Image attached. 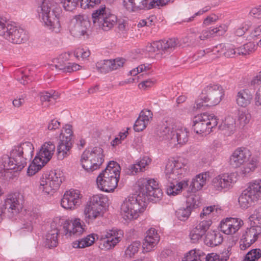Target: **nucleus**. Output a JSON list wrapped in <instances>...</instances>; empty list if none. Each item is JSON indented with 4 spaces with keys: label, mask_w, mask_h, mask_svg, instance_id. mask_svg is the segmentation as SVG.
Wrapping results in <instances>:
<instances>
[{
    "label": "nucleus",
    "mask_w": 261,
    "mask_h": 261,
    "mask_svg": "<svg viewBox=\"0 0 261 261\" xmlns=\"http://www.w3.org/2000/svg\"><path fill=\"white\" fill-rule=\"evenodd\" d=\"M96 67L100 72L107 73L113 70L110 60H104L98 61L96 64Z\"/></svg>",
    "instance_id": "obj_51"
},
{
    "label": "nucleus",
    "mask_w": 261,
    "mask_h": 261,
    "mask_svg": "<svg viewBox=\"0 0 261 261\" xmlns=\"http://www.w3.org/2000/svg\"><path fill=\"white\" fill-rule=\"evenodd\" d=\"M109 205L107 196L97 194L91 196L86 203L83 210V218L87 224H93L96 219L102 217L103 208Z\"/></svg>",
    "instance_id": "obj_7"
},
{
    "label": "nucleus",
    "mask_w": 261,
    "mask_h": 261,
    "mask_svg": "<svg viewBox=\"0 0 261 261\" xmlns=\"http://www.w3.org/2000/svg\"><path fill=\"white\" fill-rule=\"evenodd\" d=\"M61 7L54 0H43L38 10L40 21L47 29L55 33L61 30L60 19L62 14Z\"/></svg>",
    "instance_id": "obj_4"
},
{
    "label": "nucleus",
    "mask_w": 261,
    "mask_h": 261,
    "mask_svg": "<svg viewBox=\"0 0 261 261\" xmlns=\"http://www.w3.org/2000/svg\"><path fill=\"white\" fill-rule=\"evenodd\" d=\"M205 261H227L229 255L226 253L225 255H220L216 253H209L207 255L205 254Z\"/></svg>",
    "instance_id": "obj_55"
},
{
    "label": "nucleus",
    "mask_w": 261,
    "mask_h": 261,
    "mask_svg": "<svg viewBox=\"0 0 261 261\" xmlns=\"http://www.w3.org/2000/svg\"><path fill=\"white\" fill-rule=\"evenodd\" d=\"M102 0H82L81 8L83 9H92L100 4Z\"/></svg>",
    "instance_id": "obj_60"
},
{
    "label": "nucleus",
    "mask_w": 261,
    "mask_h": 261,
    "mask_svg": "<svg viewBox=\"0 0 261 261\" xmlns=\"http://www.w3.org/2000/svg\"><path fill=\"white\" fill-rule=\"evenodd\" d=\"M160 241V236L154 228H149L146 233L142 247L145 252L152 251Z\"/></svg>",
    "instance_id": "obj_27"
},
{
    "label": "nucleus",
    "mask_w": 261,
    "mask_h": 261,
    "mask_svg": "<svg viewBox=\"0 0 261 261\" xmlns=\"http://www.w3.org/2000/svg\"><path fill=\"white\" fill-rule=\"evenodd\" d=\"M4 207L12 216L17 215L22 210V205L20 202L19 195L12 193L7 196L5 199Z\"/></svg>",
    "instance_id": "obj_25"
},
{
    "label": "nucleus",
    "mask_w": 261,
    "mask_h": 261,
    "mask_svg": "<svg viewBox=\"0 0 261 261\" xmlns=\"http://www.w3.org/2000/svg\"><path fill=\"white\" fill-rule=\"evenodd\" d=\"M103 149L100 146L86 148L81 157L82 168L87 172H92L100 168L104 162Z\"/></svg>",
    "instance_id": "obj_12"
},
{
    "label": "nucleus",
    "mask_w": 261,
    "mask_h": 261,
    "mask_svg": "<svg viewBox=\"0 0 261 261\" xmlns=\"http://www.w3.org/2000/svg\"><path fill=\"white\" fill-rule=\"evenodd\" d=\"M33 144L26 141L15 146L9 154H3L0 157V176H6L9 172L20 171L27 165L34 154Z\"/></svg>",
    "instance_id": "obj_3"
},
{
    "label": "nucleus",
    "mask_w": 261,
    "mask_h": 261,
    "mask_svg": "<svg viewBox=\"0 0 261 261\" xmlns=\"http://www.w3.org/2000/svg\"><path fill=\"white\" fill-rule=\"evenodd\" d=\"M63 9L67 11H72L80 6L81 8L82 0H59Z\"/></svg>",
    "instance_id": "obj_45"
},
{
    "label": "nucleus",
    "mask_w": 261,
    "mask_h": 261,
    "mask_svg": "<svg viewBox=\"0 0 261 261\" xmlns=\"http://www.w3.org/2000/svg\"><path fill=\"white\" fill-rule=\"evenodd\" d=\"M96 239L99 240L98 236L96 233H92L73 242L72 245L74 248H84L92 246Z\"/></svg>",
    "instance_id": "obj_34"
},
{
    "label": "nucleus",
    "mask_w": 261,
    "mask_h": 261,
    "mask_svg": "<svg viewBox=\"0 0 261 261\" xmlns=\"http://www.w3.org/2000/svg\"><path fill=\"white\" fill-rule=\"evenodd\" d=\"M208 176L207 172H203L196 175L192 178L189 189L192 192H196L200 190L206 184Z\"/></svg>",
    "instance_id": "obj_33"
},
{
    "label": "nucleus",
    "mask_w": 261,
    "mask_h": 261,
    "mask_svg": "<svg viewBox=\"0 0 261 261\" xmlns=\"http://www.w3.org/2000/svg\"><path fill=\"white\" fill-rule=\"evenodd\" d=\"M220 129L223 131L224 134L227 136H230L236 131V119L231 116L227 115L219 126Z\"/></svg>",
    "instance_id": "obj_35"
},
{
    "label": "nucleus",
    "mask_w": 261,
    "mask_h": 261,
    "mask_svg": "<svg viewBox=\"0 0 261 261\" xmlns=\"http://www.w3.org/2000/svg\"><path fill=\"white\" fill-rule=\"evenodd\" d=\"M73 137V127L71 125L66 124L63 126L59 136V140L68 142H72Z\"/></svg>",
    "instance_id": "obj_41"
},
{
    "label": "nucleus",
    "mask_w": 261,
    "mask_h": 261,
    "mask_svg": "<svg viewBox=\"0 0 261 261\" xmlns=\"http://www.w3.org/2000/svg\"><path fill=\"white\" fill-rule=\"evenodd\" d=\"M238 180L236 172H224L214 177L211 181L212 190L217 192H226L232 188Z\"/></svg>",
    "instance_id": "obj_17"
},
{
    "label": "nucleus",
    "mask_w": 261,
    "mask_h": 261,
    "mask_svg": "<svg viewBox=\"0 0 261 261\" xmlns=\"http://www.w3.org/2000/svg\"><path fill=\"white\" fill-rule=\"evenodd\" d=\"M205 253L199 249H193L186 253L182 261H205Z\"/></svg>",
    "instance_id": "obj_36"
},
{
    "label": "nucleus",
    "mask_w": 261,
    "mask_h": 261,
    "mask_svg": "<svg viewBox=\"0 0 261 261\" xmlns=\"http://www.w3.org/2000/svg\"><path fill=\"white\" fill-rule=\"evenodd\" d=\"M261 200V177L251 180L246 185L245 189L239 197L240 206L247 209L251 204Z\"/></svg>",
    "instance_id": "obj_13"
},
{
    "label": "nucleus",
    "mask_w": 261,
    "mask_h": 261,
    "mask_svg": "<svg viewBox=\"0 0 261 261\" xmlns=\"http://www.w3.org/2000/svg\"><path fill=\"white\" fill-rule=\"evenodd\" d=\"M156 79L154 77L147 78L139 83L138 88L141 90H147L153 87L156 84Z\"/></svg>",
    "instance_id": "obj_49"
},
{
    "label": "nucleus",
    "mask_w": 261,
    "mask_h": 261,
    "mask_svg": "<svg viewBox=\"0 0 261 261\" xmlns=\"http://www.w3.org/2000/svg\"><path fill=\"white\" fill-rule=\"evenodd\" d=\"M261 257V250L259 249H253L244 256L243 261H257Z\"/></svg>",
    "instance_id": "obj_54"
},
{
    "label": "nucleus",
    "mask_w": 261,
    "mask_h": 261,
    "mask_svg": "<svg viewBox=\"0 0 261 261\" xmlns=\"http://www.w3.org/2000/svg\"><path fill=\"white\" fill-rule=\"evenodd\" d=\"M162 45L160 40L153 41L152 43H148L146 46L145 50L151 55L155 54L157 56V58H161L163 55Z\"/></svg>",
    "instance_id": "obj_43"
},
{
    "label": "nucleus",
    "mask_w": 261,
    "mask_h": 261,
    "mask_svg": "<svg viewBox=\"0 0 261 261\" xmlns=\"http://www.w3.org/2000/svg\"><path fill=\"white\" fill-rule=\"evenodd\" d=\"M198 202L195 196L191 195L187 197L185 206L189 208L191 211H193L194 208L198 206Z\"/></svg>",
    "instance_id": "obj_62"
},
{
    "label": "nucleus",
    "mask_w": 261,
    "mask_h": 261,
    "mask_svg": "<svg viewBox=\"0 0 261 261\" xmlns=\"http://www.w3.org/2000/svg\"><path fill=\"white\" fill-rule=\"evenodd\" d=\"M152 71V65L150 63H144L140 65L129 71L132 76H135L142 72H149Z\"/></svg>",
    "instance_id": "obj_48"
},
{
    "label": "nucleus",
    "mask_w": 261,
    "mask_h": 261,
    "mask_svg": "<svg viewBox=\"0 0 261 261\" xmlns=\"http://www.w3.org/2000/svg\"><path fill=\"white\" fill-rule=\"evenodd\" d=\"M56 149L54 142L51 140L45 141L41 146L36 156L47 163L53 157Z\"/></svg>",
    "instance_id": "obj_26"
},
{
    "label": "nucleus",
    "mask_w": 261,
    "mask_h": 261,
    "mask_svg": "<svg viewBox=\"0 0 261 261\" xmlns=\"http://www.w3.org/2000/svg\"><path fill=\"white\" fill-rule=\"evenodd\" d=\"M29 70L25 69H20L16 72L15 75L16 80L23 85H25L31 80L30 75L28 74Z\"/></svg>",
    "instance_id": "obj_50"
},
{
    "label": "nucleus",
    "mask_w": 261,
    "mask_h": 261,
    "mask_svg": "<svg viewBox=\"0 0 261 261\" xmlns=\"http://www.w3.org/2000/svg\"><path fill=\"white\" fill-rule=\"evenodd\" d=\"M243 225L244 221L241 218L227 217L221 220L218 227L223 234L233 236L237 233Z\"/></svg>",
    "instance_id": "obj_22"
},
{
    "label": "nucleus",
    "mask_w": 261,
    "mask_h": 261,
    "mask_svg": "<svg viewBox=\"0 0 261 261\" xmlns=\"http://www.w3.org/2000/svg\"><path fill=\"white\" fill-rule=\"evenodd\" d=\"M207 103H208V102L206 99V96L205 95V94L203 92V91H202V94L196 100L195 102V106H194V107L197 109H200L201 108L204 106H206Z\"/></svg>",
    "instance_id": "obj_64"
},
{
    "label": "nucleus",
    "mask_w": 261,
    "mask_h": 261,
    "mask_svg": "<svg viewBox=\"0 0 261 261\" xmlns=\"http://www.w3.org/2000/svg\"><path fill=\"white\" fill-rule=\"evenodd\" d=\"M45 164V163H43L42 160L36 156L28 168L27 175L29 176L34 175Z\"/></svg>",
    "instance_id": "obj_42"
},
{
    "label": "nucleus",
    "mask_w": 261,
    "mask_h": 261,
    "mask_svg": "<svg viewBox=\"0 0 261 261\" xmlns=\"http://www.w3.org/2000/svg\"><path fill=\"white\" fill-rule=\"evenodd\" d=\"M248 219L252 226H260L261 225V206L255 208Z\"/></svg>",
    "instance_id": "obj_47"
},
{
    "label": "nucleus",
    "mask_w": 261,
    "mask_h": 261,
    "mask_svg": "<svg viewBox=\"0 0 261 261\" xmlns=\"http://www.w3.org/2000/svg\"><path fill=\"white\" fill-rule=\"evenodd\" d=\"M72 147V142H62L59 140L57 149L58 159L62 160L69 156Z\"/></svg>",
    "instance_id": "obj_38"
},
{
    "label": "nucleus",
    "mask_w": 261,
    "mask_h": 261,
    "mask_svg": "<svg viewBox=\"0 0 261 261\" xmlns=\"http://www.w3.org/2000/svg\"><path fill=\"white\" fill-rule=\"evenodd\" d=\"M41 216V214L36 210L31 212L24 219L22 223V229L31 232L34 224L39 221Z\"/></svg>",
    "instance_id": "obj_32"
},
{
    "label": "nucleus",
    "mask_w": 261,
    "mask_h": 261,
    "mask_svg": "<svg viewBox=\"0 0 261 261\" xmlns=\"http://www.w3.org/2000/svg\"><path fill=\"white\" fill-rule=\"evenodd\" d=\"M192 212L186 206H182L175 211V216L178 220L185 222L190 218Z\"/></svg>",
    "instance_id": "obj_44"
},
{
    "label": "nucleus",
    "mask_w": 261,
    "mask_h": 261,
    "mask_svg": "<svg viewBox=\"0 0 261 261\" xmlns=\"http://www.w3.org/2000/svg\"><path fill=\"white\" fill-rule=\"evenodd\" d=\"M140 247V243L138 241L133 242L125 250V254L126 257H132L138 252Z\"/></svg>",
    "instance_id": "obj_56"
},
{
    "label": "nucleus",
    "mask_w": 261,
    "mask_h": 261,
    "mask_svg": "<svg viewBox=\"0 0 261 261\" xmlns=\"http://www.w3.org/2000/svg\"><path fill=\"white\" fill-rule=\"evenodd\" d=\"M89 21L83 15L75 16L70 27V33L74 37L87 38L89 36Z\"/></svg>",
    "instance_id": "obj_19"
},
{
    "label": "nucleus",
    "mask_w": 261,
    "mask_h": 261,
    "mask_svg": "<svg viewBox=\"0 0 261 261\" xmlns=\"http://www.w3.org/2000/svg\"><path fill=\"white\" fill-rule=\"evenodd\" d=\"M70 54L69 53H64L59 57L55 58L52 61V63L49 65L51 70L55 69L57 70H63L65 67V62L69 60Z\"/></svg>",
    "instance_id": "obj_37"
},
{
    "label": "nucleus",
    "mask_w": 261,
    "mask_h": 261,
    "mask_svg": "<svg viewBox=\"0 0 261 261\" xmlns=\"http://www.w3.org/2000/svg\"><path fill=\"white\" fill-rule=\"evenodd\" d=\"M253 97V91L251 89L248 88L241 89L237 93L236 103L240 107L246 108L251 103Z\"/></svg>",
    "instance_id": "obj_29"
},
{
    "label": "nucleus",
    "mask_w": 261,
    "mask_h": 261,
    "mask_svg": "<svg viewBox=\"0 0 261 261\" xmlns=\"http://www.w3.org/2000/svg\"><path fill=\"white\" fill-rule=\"evenodd\" d=\"M117 17L106 9L105 5L94 10L92 14V20L94 26L105 31L111 30L117 22Z\"/></svg>",
    "instance_id": "obj_15"
},
{
    "label": "nucleus",
    "mask_w": 261,
    "mask_h": 261,
    "mask_svg": "<svg viewBox=\"0 0 261 261\" xmlns=\"http://www.w3.org/2000/svg\"><path fill=\"white\" fill-rule=\"evenodd\" d=\"M250 23L249 22H244L238 25L234 31V33L237 36H242L247 31L250 27Z\"/></svg>",
    "instance_id": "obj_57"
},
{
    "label": "nucleus",
    "mask_w": 261,
    "mask_h": 261,
    "mask_svg": "<svg viewBox=\"0 0 261 261\" xmlns=\"http://www.w3.org/2000/svg\"><path fill=\"white\" fill-rule=\"evenodd\" d=\"M73 54L74 57L77 59L81 58L84 59L89 57L90 52L87 48L79 47L74 50Z\"/></svg>",
    "instance_id": "obj_58"
},
{
    "label": "nucleus",
    "mask_w": 261,
    "mask_h": 261,
    "mask_svg": "<svg viewBox=\"0 0 261 261\" xmlns=\"http://www.w3.org/2000/svg\"><path fill=\"white\" fill-rule=\"evenodd\" d=\"M261 35V24L256 25L253 27L252 30L249 33L247 37V40L248 41L254 40L257 39Z\"/></svg>",
    "instance_id": "obj_59"
},
{
    "label": "nucleus",
    "mask_w": 261,
    "mask_h": 261,
    "mask_svg": "<svg viewBox=\"0 0 261 261\" xmlns=\"http://www.w3.org/2000/svg\"><path fill=\"white\" fill-rule=\"evenodd\" d=\"M188 173V160L180 156L171 157L166 162L164 174L167 180L166 191L169 196H175L188 186L186 179L177 181Z\"/></svg>",
    "instance_id": "obj_2"
},
{
    "label": "nucleus",
    "mask_w": 261,
    "mask_h": 261,
    "mask_svg": "<svg viewBox=\"0 0 261 261\" xmlns=\"http://www.w3.org/2000/svg\"><path fill=\"white\" fill-rule=\"evenodd\" d=\"M160 41L162 45V54L171 51L174 49L178 44V40L175 38H171L167 40Z\"/></svg>",
    "instance_id": "obj_46"
},
{
    "label": "nucleus",
    "mask_w": 261,
    "mask_h": 261,
    "mask_svg": "<svg viewBox=\"0 0 261 261\" xmlns=\"http://www.w3.org/2000/svg\"><path fill=\"white\" fill-rule=\"evenodd\" d=\"M120 171L121 167L117 162L110 161L105 169L97 177V188L103 192H113L118 186Z\"/></svg>",
    "instance_id": "obj_6"
},
{
    "label": "nucleus",
    "mask_w": 261,
    "mask_h": 261,
    "mask_svg": "<svg viewBox=\"0 0 261 261\" xmlns=\"http://www.w3.org/2000/svg\"><path fill=\"white\" fill-rule=\"evenodd\" d=\"M194 132L201 135L209 134L218 123V119L214 114L203 113L195 116L192 120Z\"/></svg>",
    "instance_id": "obj_14"
},
{
    "label": "nucleus",
    "mask_w": 261,
    "mask_h": 261,
    "mask_svg": "<svg viewBox=\"0 0 261 261\" xmlns=\"http://www.w3.org/2000/svg\"><path fill=\"white\" fill-rule=\"evenodd\" d=\"M58 234L59 230L57 229H52L48 231L46 234L44 245L48 248L56 247L58 243Z\"/></svg>",
    "instance_id": "obj_39"
},
{
    "label": "nucleus",
    "mask_w": 261,
    "mask_h": 261,
    "mask_svg": "<svg viewBox=\"0 0 261 261\" xmlns=\"http://www.w3.org/2000/svg\"><path fill=\"white\" fill-rule=\"evenodd\" d=\"M0 36L14 44H21L28 39L26 31L16 22L3 19L0 21Z\"/></svg>",
    "instance_id": "obj_10"
},
{
    "label": "nucleus",
    "mask_w": 261,
    "mask_h": 261,
    "mask_svg": "<svg viewBox=\"0 0 261 261\" xmlns=\"http://www.w3.org/2000/svg\"><path fill=\"white\" fill-rule=\"evenodd\" d=\"M58 97V93L52 90L49 91H43L40 93V99L42 103L49 101L52 99L55 100Z\"/></svg>",
    "instance_id": "obj_53"
},
{
    "label": "nucleus",
    "mask_w": 261,
    "mask_h": 261,
    "mask_svg": "<svg viewBox=\"0 0 261 261\" xmlns=\"http://www.w3.org/2000/svg\"><path fill=\"white\" fill-rule=\"evenodd\" d=\"M228 162L233 169H239V173L247 176L253 172L257 167L258 161L252 156V152L246 147H240L233 151Z\"/></svg>",
    "instance_id": "obj_5"
},
{
    "label": "nucleus",
    "mask_w": 261,
    "mask_h": 261,
    "mask_svg": "<svg viewBox=\"0 0 261 261\" xmlns=\"http://www.w3.org/2000/svg\"><path fill=\"white\" fill-rule=\"evenodd\" d=\"M212 224L213 221L211 219L200 218L195 227L190 231L189 237L191 242L192 243H198L209 231Z\"/></svg>",
    "instance_id": "obj_23"
},
{
    "label": "nucleus",
    "mask_w": 261,
    "mask_h": 261,
    "mask_svg": "<svg viewBox=\"0 0 261 261\" xmlns=\"http://www.w3.org/2000/svg\"><path fill=\"white\" fill-rule=\"evenodd\" d=\"M170 0H123L124 7L128 11L149 10L155 7H163Z\"/></svg>",
    "instance_id": "obj_18"
},
{
    "label": "nucleus",
    "mask_w": 261,
    "mask_h": 261,
    "mask_svg": "<svg viewBox=\"0 0 261 261\" xmlns=\"http://www.w3.org/2000/svg\"><path fill=\"white\" fill-rule=\"evenodd\" d=\"M189 132L180 123H168L160 130V138L165 140L171 147L186 144L189 138Z\"/></svg>",
    "instance_id": "obj_9"
},
{
    "label": "nucleus",
    "mask_w": 261,
    "mask_h": 261,
    "mask_svg": "<svg viewBox=\"0 0 261 261\" xmlns=\"http://www.w3.org/2000/svg\"><path fill=\"white\" fill-rule=\"evenodd\" d=\"M237 55L236 47L233 44L225 45L224 56L226 57H232Z\"/></svg>",
    "instance_id": "obj_63"
},
{
    "label": "nucleus",
    "mask_w": 261,
    "mask_h": 261,
    "mask_svg": "<svg viewBox=\"0 0 261 261\" xmlns=\"http://www.w3.org/2000/svg\"><path fill=\"white\" fill-rule=\"evenodd\" d=\"M151 162V159L147 155L140 158L135 163L129 166L128 173L130 175H135L138 173L145 172L148 168Z\"/></svg>",
    "instance_id": "obj_28"
},
{
    "label": "nucleus",
    "mask_w": 261,
    "mask_h": 261,
    "mask_svg": "<svg viewBox=\"0 0 261 261\" xmlns=\"http://www.w3.org/2000/svg\"><path fill=\"white\" fill-rule=\"evenodd\" d=\"M128 129L129 128L128 127L126 129H123L111 141V145L113 147H116L126 139L128 135Z\"/></svg>",
    "instance_id": "obj_52"
},
{
    "label": "nucleus",
    "mask_w": 261,
    "mask_h": 261,
    "mask_svg": "<svg viewBox=\"0 0 261 261\" xmlns=\"http://www.w3.org/2000/svg\"><path fill=\"white\" fill-rule=\"evenodd\" d=\"M62 226L64 233L68 237L79 236L86 230L84 223L79 218L65 219L60 216L55 217L51 223V227L59 230V227Z\"/></svg>",
    "instance_id": "obj_11"
},
{
    "label": "nucleus",
    "mask_w": 261,
    "mask_h": 261,
    "mask_svg": "<svg viewBox=\"0 0 261 261\" xmlns=\"http://www.w3.org/2000/svg\"><path fill=\"white\" fill-rule=\"evenodd\" d=\"M134 188L137 196H128L122 201L120 207V215L127 223L137 220L142 215L146 209L148 201L158 202L163 196L158 181L154 178H140Z\"/></svg>",
    "instance_id": "obj_1"
},
{
    "label": "nucleus",
    "mask_w": 261,
    "mask_h": 261,
    "mask_svg": "<svg viewBox=\"0 0 261 261\" xmlns=\"http://www.w3.org/2000/svg\"><path fill=\"white\" fill-rule=\"evenodd\" d=\"M206 96L208 103L206 106H215L219 104L224 95L222 86L217 84H210L203 91Z\"/></svg>",
    "instance_id": "obj_24"
},
{
    "label": "nucleus",
    "mask_w": 261,
    "mask_h": 261,
    "mask_svg": "<svg viewBox=\"0 0 261 261\" xmlns=\"http://www.w3.org/2000/svg\"><path fill=\"white\" fill-rule=\"evenodd\" d=\"M251 119L250 114L245 111H239L238 114V120L241 125H245L249 123Z\"/></svg>",
    "instance_id": "obj_61"
},
{
    "label": "nucleus",
    "mask_w": 261,
    "mask_h": 261,
    "mask_svg": "<svg viewBox=\"0 0 261 261\" xmlns=\"http://www.w3.org/2000/svg\"><path fill=\"white\" fill-rule=\"evenodd\" d=\"M152 112L149 110L142 111L134 125L135 131L139 132L143 130L152 119Z\"/></svg>",
    "instance_id": "obj_30"
},
{
    "label": "nucleus",
    "mask_w": 261,
    "mask_h": 261,
    "mask_svg": "<svg viewBox=\"0 0 261 261\" xmlns=\"http://www.w3.org/2000/svg\"><path fill=\"white\" fill-rule=\"evenodd\" d=\"M64 180V173L62 170H50L42 174L36 188L42 195L51 196L59 189Z\"/></svg>",
    "instance_id": "obj_8"
},
{
    "label": "nucleus",
    "mask_w": 261,
    "mask_h": 261,
    "mask_svg": "<svg viewBox=\"0 0 261 261\" xmlns=\"http://www.w3.org/2000/svg\"><path fill=\"white\" fill-rule=\"evenodd\" d=\"M260 233V226H251L242 231L239 240L240 249L245 250L250 247L257 240Z\"/></svg>",
    "instance_id": "obj_21"
},
{
    "label": "nucleus",
    "mask_w": 261,
    "mask_h": 261,
    "mask_svg": "<svg viewBox=\"0 0 261 261\" xmlns=\"http://www.w3.org/2000/svg\"><path fill=\"white\" fill-rule=\"evenodd\" d=\"M83 195L78 190L71 189L65 192L61 200V206L66 210L76 209L82 203Z\"/></svg>",
    "instance_id": "obj_20"
},
{
    "label": "nucleus",
    "mask_w": 261,
    "mask_h": 261,
    "mask_svg": "<svg viewBox=\"0 0 261 261\" xmlns=\"http://www.w3.org/2000/svg\"><path fill=\"white\" fill-rule=\"evenodd\" d=\"M203 237L204 244L211 247L221 244L223 240L222 235L216 229L210 230Z\"/></svg>",
    "instance_id": "obj_31"
},
{
    "label": "nucleus",
    "mask_w": 261,
    "mask_h": 261,
    "mask_svg": "<svg viewBox=\"0 0 261 261\" xmlns=\"http://www.w3.org/2000/svg\"><path fill=\"white\" fill-rule=\"evenodd\" d=\"M123 231L113 227L107 229L99 236V248L104 251L113 249L122 240Z\"/></svg>",
    "instance_id": "obj_16"
},
{
    "label": "nucleus",
    "mask_w": 261,
    "mask_h": 261,
    "mask_svg": "<svg viewBox=\"0 0 261 261\" xmlns=\"http://www.w3.org/2000/svg\"><path fill=\"white\" fill-rule=\"evenodd\" d=\"M222 210L218 205H210L204 206L200 213V218L207 219V217L215 216L221 214Z\"/></svg>",
    "instance_id": "obj_40"
}]
</instances>
